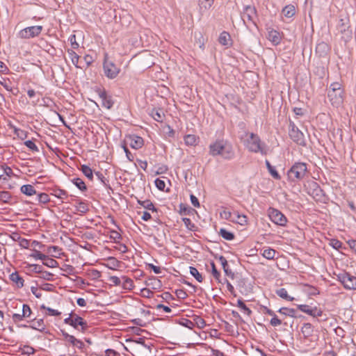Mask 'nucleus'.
<instances>
[{"mask_svg":"<svg viewBox=\"0 0 356 356\" xmlns=\"http://www.w3.org/2000/svg\"><path fill=\"white\" fill-rule=\"evenodd\" d=\"M209 154L213 156H221L225 159H231L234 156L231 145L223 140H217L209 145Z\"/></svg>","mask_w":356,"mask_h":356,"instance_id":"f257e3e1","label":"nucleus"},{"mask_svg":"<svg viewBox=\"0 0 356 356\" xmlns=\"http://www.w3.org/2000/svg\"><path fill=\"white\" fill-rule=\"evenodd\" d=\"M327 97L333 106L341 107L344 100V90L341 83L339 82L331 83L327 92Z\"/></svg>","mask_w":356,"mask_h":356,"instance_id":"f03ea898","label":"nucleus"},{"mask_svg":"<svg viewBox=\"0 0 356 356\" xmlns=\"http://www.w3.org/2000/svg\"><path fill=\"white\" fill-rule=\"evenodd\" d=\"M246 136L245 146L250 152L266 154L265 145L257 135L253 133H247Z\"/></svg>","mask_w":356,"mask_h":356,"instance_id":"7ed1b4c3","label":"nucleus"},{"mask_svg":"<svg viewBox=\"0 0 356 356\" xmlns=\"http://www.w3.org/2000/svg\"><path fill=\"white\" fill-rule=\"evenodd\" d=\"M307 172V165L305 163L298 162L294 163L287 172L289 181L293 182L302 179Z\"/></svg>","mask_w":356,"mask_h":356,"instance_id":"20e7f679","label":"nucleus"},{"mask_svg":"<svg viewBox=\"0 0 356 356\" xmlns=\"http://www.w3.org/2000/svg\"><path fill=\"white\" fill-rule=\"evenodd\" d=\"M338 32L341 34V38L346 42L352 38L353 32L350 26V22L348 17L341 18L337 24Z\"/></svg>","mask_w":356,"mask_h":356,"instance_id":"39448f33","label":"nucleus"},{"mask_svg":"<svg viewBox=\"0 0 356 356\" xmlns=\"http://www.w3.org/2000/svg\"><path fill=\"white\" fill-rule=\"evenodd\" d=\"M103 69L105 76L110 79L116 78L120 72V67H117L113 62L108 60L107 54L104 56Z\"/></svg>","mask_w":356,"mask_h":356,"instance_id":"423d86ee","label":"nucleus"},{"mask_svg":"<svg viewBox=\"0 0 356 356\" xmlns=\"http://www.w3.org/2000/svg\"><path fill=\"white\" fill-rule=\"evenodd\" d=\"M43 30V27L42 26H32L24 28L22 29L18 33V37L22 39H29L32 38H35L38 36L42 31Z\"/></svg>","mask_w":356,"mask_h":356,"instance_id":"0eeeda50","label":"nucleus"},{"mask_svg":"<svg viewBox=\"0 0 356 356\" xmlns=\"http://www.w3.org/2000/svg\"><path fill=\"white\" fill-rule=\"evenodd\" d=\"M337 277L345 289L348 290L356 289V277L348 273H343L339 274Z\"/></svg>","mask_w":356,"mask_h":356,"instance_id":"6e6552de","label":"nucleus"},{"mask_svg":"<svg viewBox=\"0 0 356 356\" xmlns=\"http://www.w3.org/2000/svg\"><path fill=\"white\" fill-rule=\"evenodd\" d=\"M268 215L270 220L275 225L284 227L286 225L287 219L285 216L281 213L279 210L270 208L268 210Z\"/></svg>","mask_w":356,"mask_h":356,"instance_id":"1a4fd4ad","label":"nucleus"},{"mask_svg":"<svg viewBox=\"0 0 356 356\" xmlns=\"http://www.w3.org/2000/svg\"><path fill=\"white\" fill-rule=\"evenodd\" d=\"M135 342L136 346L134 347V354L135 356H147L150 353V346L145 343L143 339L139 338Z\"/></svg>","mask_w":356,"mask_h":356,"instance_id":"9d476101","label":"nucleus"},{"mask_svg":"<svg viewBox=\"0 0 356 356\" xmlns=\"http://www.w3.org/2000/svg\"><path fill=\"white\" fill-rule=\"evenodd\" d=\"M290 138L297 144L300 145H305V136L304 134L298 129L294 123L290 124L289 130Z\"/></svg>","mask_w":356,"mask_h":356,"instance_id":"9b49d317","label":"nucleus"},{"mask_svg":"<svg viewBox=\"0 0 356 356\" xmlns=\"http://www.w3.org/2000/svg\"><path fill=\"white\" fill-rule=\"evenodd\" d=\"M255 15L256 11L253 7L246 6L242 13L241 19L247 26H249L250 24L255 25V22L254 21Z\"/></svg>","mask_w":356,"mask_h":356,"instance_id":"f8f14e48","label":"nucleus"},{"mask_svg":"<svg viewBox=\"0 0 356 356\" xmlns=\"http://www.w3.org/2000/svg\"><path fill=\"white\" fill-rule=\"evenodd\" d=\"M298 309L302 312H304L313 317H320L323 314V311L321 309L316 307H311L307 305H298Z\"/></svg>","mask_w":356,"mask_h":356,"instance_id":"ddd939ff","label":"nucleus"},{"mask_svg":"<svg viewBox=\"0 0 356 356\" xmlns=\"http://www.w3.org/2000/svg\"><path fill=\"white\" fill-rule=\"evenodd\" d=\"M126 142L131 146V147L136 149L141 148L144 144L143 138L134 134L127 136Z\"/></svg>","mask_w":356,"mask_h":356,"instance_id":"4468645a","label":"nucleus"},{"mask_svg":"<svg viewBox=\"0 0 356 356\" xmlns=\"http://www.w3.org/2000/svg\"><path fill=\"white\" fill-rule=\"evenodd\" d=\"M99 97L101 99L102 106L106 109H110L113 105V102L110 96H108L106 91H100L99 93Z\"/></svg>","mask_w":356,"mask_h":356,"instance_id":"2eb2a0df","label":"nucleus"},{"mask_svg":"<svg viewBox=\"0 0 356 356\" xmlns=\"http://www.w3.org/2000/svg\"><path fill=\"white\" fill-rule=\"evenodd\" d=\"M72 321V326L74 328L79 329V326H81L82 331H84L87 328V323L78 315L73 314Z\"/></svg>","mask_w":356,"mask_h":356,"instance_id":"dca6fc26","label":"nucleus"},{"mask_svg":"<svg viewBox=\"0 0 356 356\" xmlns=\"http://www.w3.org/2000/svg\"><path fill=\"white\" fill-rule=\"evenodd\" d=\"M267 38L274 45L280 44L282 39L280 33L274 29L268 30Z\"/></svg>","mask_w":356,"mask_h":356,"instance_id":"f3484780","label":"nucleus"},{"mask_svg":"<svg viewBox=\"0 0 356 356\" xmlns=\"http://www.w3.org/2000/svg\"><path fill=\"white\" fill-rule=\"evenodd\" d=\"M330 51L329 45L324 42H319L316 47V53L320 57L325 56Z\"/></svg>","mask_w":356,"mask_h":356,"instance_id":"a211bd4d","label":"nucleus"},{"mask_svg":"<svg viewBox=\"0 0 356 356\" xmlns=\"http://www.w3.org/2000/svg\"><path fill=\"white\" fill-rule=\"evenodd\" d=\"M232 222L241 225H245L248 224V218L245 215L240 214L238 211H234Z\"/></svg>","mask_w":356,"mask_h":356,"instance_id":"6ab92c4d","label":"nucleus"},{"mask_svg":"<svg viewBox=\"0 0 356 356\" xmlns=\"http://www.w3.org/2000/svg\"><path fill=\"white\" fill-rule=\"evenodd\" d=\"M23 327H30L31 329L39 330V331H42L45 329V325L44 323V321L42 319L33 321L31 325H23Z\"/></svg>","mask_w":356,"mask_h":356,"instance_id":"aec40b11","label":"nucleus"},{"mask_svg":"<svg viewBox=\"0 0 356 356\" xmlns=\"http://www.w3.org/2000/svg\"><path fill=\"white\" fill-rule=\"evenodd\" d=\"M10 280L16 284L18 288L24 286V279L18 274L17 272L13 273L10 275Z\"/></svg>","mask_w":356,"mask_h":356,"instance_id":"412c9836","label":"nucleus"},{"mask_svg":"<svg viewBox=\"0 0 356 356\" xmlns=\"http://www.w3.org/2000/svg\"><path fill=\"white\" fill-rule=\"evenodd\" d=\"M219 261L220 262L222 266V268L224 270V272L225 273L229 276V277H231L232 278L234 277V273L229 268V266H228V264H227V259H225V257H224L223 256H220L219 257Z\"/></svg>","mask_w":356,"mask_h":356,"instance_id":"4be33fe9","label":"nucleus"},{"mask_svg":"<svg viewBox=\"0 0 356 356\" xmlns=\"http://www.w3.org/2000/svg\"><path fill=\"white\" fill-rule=\"evenodd\" d=\"M199 140V137L193 134H188L184 137V143L188 146H195Z\"/></svg>","mask_w":356,"mask_h":356,"instance_id":"5701e85b","label":"nucleus"},{"mask_svg":"<svg viewBox=\"0 0 356 356\" xmlns=\"http://www.w3.org/2000/svg\"><path fill=\"white\" fill-rule=\"evenodd\" d=\"M120 265V262L115 257H110L107 259L105 266L111 270H116Z\"/></svg>","mask_w":356,"mask_h":356,"instance_id":"b1692460","label":"nucleus"},{"mask_svg":"<svg viewBox=\"0 0 356 356\" xmlns=\"http://www.w3.org/2000/svg\"><path fill=\"white\" fill-rule=\"evenodd\" d=\"M295 13H296L295 7H294V6H293L291 4L286 6L282 9V14L286 17L290 18V17H293L295 15Z\"/></svg>","mask_w":356,"mask_h":356,"instance_id":"393cba45","label":"nucleus"},{"mask_svg":"<svg viewBox=\"0 0 356 356\" xmlns=\"http://www.w3.org/2000/svg\"><path fill=\"white\" fill-rule=\"evenodd\" d=\"M122 284L120 286H122L123 289L126 290H131L134 288V282L131 279L126 277H122Z\"/></svg>","mask_w":356,"mask_h":356,"instance_id":"a878e982","label":"nucleus"},{"mask_svg":"<svg viewBox=\"0 0 356 356\" xmlns=\"http://www.w3.org/2000/svg\"><path fill=\"white\" fill-rule=\"evenodd\" d=\"M230 40H231V37H230V35L227 32L223 31L220 33V35L219 36L218 41L221 44H222L224 46H227L229 44Z\"/></svg>","mask_w":356,"mask_h":356,"instance_id":"bb28decb","label":"nucleus"},{"mask_svg":"<svg viewBox=\"0 0 356 356\" xmlns=\"http://www.w3.org/2000/svg\"><path fill=\"white\" fill-rule=\"evenodd\" d=\"M21 192L28 196L33 195L36 193L34 187L30 184L23 185L21 187Z\"/></svg>","mask_w":356,"mask_h":356,"instance_id":"cd10ccee","label":"nucleus"},{"mask_svg":"<svg viewBox=\"0 0 356 356\" xmlns=\"http://www.w3.org/2000/svg\"><path fill=\"white\" fill-rule=\"evenodd\" d=\"M138 203L146 209H148V210L152 211H156V209L154 206L153 203L149 200H143V201L138 200Z\"/></svg>","mask_w":356,"mask_h":356,"instance_id":"c85d7f7f","label":"nucleus"},{"mask_svg":"<svg viewBox=\"0 0 356 356\" xmlns=\"http://www.w3.org/2000/svg\"><path fill=\"white\" fill-rule=\"evenodd\" d=\"M266 165L271 176L275 179L280 180L281 179L280 175L277 172L275 168L270 165V162L268 160L266 161Z\"/></svg>","mask_w":356,"mask_h":356,"instance_id":"c756f323","label":"nucleus"},{"mask_svg":"<svg viewBox=\"0 0 356 356\" xmlns=\"http://www.w3.org/2000/svg\"><path fill=\"white\" fill-rule=\"evenodd\" d=\"M310 187L313 189L312 195L315 197H321L322 195V190L320 188L318 184L313 181L310 184Z\"/></svg>","mask_w":356,"mask_h":356,"instance_id":"7c9ffc66","label":"nucleus"},{"mask_svg":"<svg viewBox=\"0 0 356 356\" xmlns=\"http://www.w3.org/2000/svg\"><path fill=\"white\" fill-rule=\"evenodd\" d=\"M276 294L280 298L286 300L292 301L294 298L288 295L287 291L284 288H281L276 291Z\"/></svg>","mask_w":356,"mask_h":356,"instance_id":"2f4dec72","label":"nucleus"},{"mask_svg":"<svg viewBox=\"0 0 356 356\" xmlns=\"http://www.w3.org/2000/svg\"><path fill=\"white\" fill-rule=\"evenodd\" d=\"M213 3V0H200V11L203 12L209 9Z\"/></svg>","mask_w":356,"mask_h":356,"instance_id":"473e14b6","label":"nucleus"},{"mask_svg":"<svg viewBox=\"0 0 356 356\" xmlns=\"http://www.w3.org/2000/svg\"><path fill=\"white\" fill-rule=\"evenodd\" d=\"M151 115L157 122H162L163 119V113L161 110L153 109L151 111Z\"/></svg>","mask_w":356,"mask_h":356,"instance_id":"72a5a7b5","label":"nucleus"},{"mask_svg":"<svg viewBox=\"0 0 356 356\" xmlns=\"http://www.w3.org/2000/svg\"><path fill=\"white\" fill-rule=\"evenodd\" d=\"M276 252L275 250L268 248L264 249L262 253L264 257L267 259H273L275 256Z\"/></svg>","mask_w":356,"mask_h":356,"instance_id":"f704fd0d","label":"nucleus"},{"mask_svg":"<svg viewBox=\"0 0 356 356\" xmlns=\"http://www.w3.org/2000/svg\"><path fill=\"white\" fill-rule=\"evenodd\" d=\"M81 172H83V174L87 178H88L90 180L92 179L93 172H92V169L89 166L83 165H81Z\"/></svg>","mask_w":356,"mask_h":356,"instance_id":"c9c22d12","label":"nucleus"},{"mask_svg":"<svg viewBox=\"0 0 356 356\" xmlns=\"http://www.w3.org/2000/svg\"><path fill=\"white\" fill-rule=\"evenodd\" d=\"M189 271H190L191 275L192 276H193L197 282H202V280H203L202 276L199 273V271L197 270V269L196 268H195L193 266H191L189 268Z\"/></svg>","mask_w":356,"mask_h":356,"instance_id":"e433bc0d","label":"nucleus"},{"mask_svg":"<svg viewBox=\"0 0 356 356\" xmlns=\"http://www.w3.org/2000/svg\"><path fill=\"white\" fill-rule=\"evenodd\" d=\"M72 183L81 191L86 190V186L84 181L80 178H74L72 180Z\"/></svg>","mask_w":356,"mask_h":356,"instance_id":"4c0bfd02","label":"nucleus"},{"mask_svg":"<svg viewBox=\"0 0 356 356\" xmlns=\"http://www.w3.org/2000/svg\"><path fill=\"white\" fill-rule=\"evenodd\" d=\"M220 234L224 239L227 241H232L234 238V234L223 228L220 229Z\"/></svg>","mask_w":356,"mask_h":356,"instance_id":"58836bf2","label":"nucleus"},{"mask_svg":"<svg viewBox=\"0 0 356 356\" xmlns=\"http://www.w3.org/2000/svg\"><path fill=\"white\" fill-rule=\"evenodd\" d=\"M76 210L78 212L85 213L87 211H88L89 207H88V204H86V202H80L76 206Z\"/></svg>","mask_w":356,"mask_h":356,"instance_id":"ea45409f","label":"nucleus"},{"mask_svg":"<svg viewBox=\"0 0 356 356\" xmlns=\"http://www.w3.org/2000/svg\"><path fill=\"white\" fill-rule=\"evenodd\" d=\"M67 53L70 56V58L72 62V63L76 67H78V63H79V55L75 53L73 50H70L69 49L67 51Z\"/></svg>","mask_w":356,"mask_h":356,"instance_id":"a19ab883","label":"nucleus"},{"mask_svg":"<svg viewBox=\"0 0 356 356\" xmlns=\"http://www.w3.org/2000/svg\"><path fill=\"white\" fill-rule=\"evenodd\" d=\"M237 306L243 311V312L248 316H250L252 313L251 310L245 305L242 300H238Z\"/></svg>","mask_w":356,"mask_h":356,"instance_id":"79ce46f5","label":"nucleus"},{"mask_svg":"<svg viewBox=\"0 0 356 356\" xmlns=\"http://www.w3.org/2000/svg\"><path fill=\"white\" fill-rule=\"evenodd\" d=\"M43 264L49 268H56L58 266V262L56 260L47 256V258L43 260Z\"/></svg>","mask_w":356,"mask_h":356,"instance_id":"37998d69","label":"nucleus"},{"mask_svg":"<svg viewBox=\"0 0 356 356\" xmlns=\"http://www.w3.org/2000/svg\"><path fill=\"white\" fill-rule=\"evenodd\" d=\"M233 216H234V212L232 213L231 211H228L227 209H224V210H222V211L220 212V218H222V219H225V220H227L232 221Z\"/></svg>","mask_w":356,"mask_h":356,"instance_id":"c03bdc74","label":"nucleus"},{"mask_svg":"<svg viewBox=\"0 0 356 356\" xmlns=\"http://www.w3.org/2000/svg\"><path fill=\"white\" fill-rule=\"evenodd\" d=\"M53 195L57 198L63 200L67 197V192L64 190L58 189L54 191Z\"/></svg>","mask_w":356,"mask_h":356,"instance_id":"a18cd8bd","label":"nucleus"},{"mask_svg":"<svg viewBox=\"0 0 356 356\" xmlns=\"http://www.w3.org/2000/svg\"><path fill=\"white\" fill-rule=\"evenodd\" d=\"M329 245L336 250H339L342 247V243L336 238L330 240Z\"/></svg>","mask_w":356,"mask_h":356,"instance_id":"49530a36","label":"nucleus"},{"mask_svg":"<svg viewBox=\"0 0 356 356\" xmlns=\"http://www.w3.org/2000/svg\"><path fill=\"white\" fill-rule=\"evenodd\" d=\"M31 313L32 312L30 307L26 304L23 305L22 316H23L24 318H29L31 316Z\"/></svg>","mask_w":356,"mask_h":356,"instance_id":"de8ad7c7","label":"nucleus"},{"mask_svg":"<svg viewBox=\"0 0 356 356\" xmlns=\"http://www.w3.org/2000/svg\"><path fill=\"white\" fill-rule=\"evenodd\" d=\"M279 312L286 316H293L295 310L293 309H289L287 307H282L279 309Z\"/></svg>","mask_w":356,"mask_h":356,"instance_id":"09e8293b","label":"nucleus"},{"mask_svg":"<svg viewBox=\"0 0 356 356\" xmlns=\"http://www.w3.org/2000/svg\"><path fill=\"white\" fill-rule=\"evenodd\" d=\"M37 199L39 202L45 204L49 202V195L44 193H42L38 195Z\"/></svg>","mask_w":356,"mask_h":356,"instance_id":"8fccbe9b","label":"nucleus"},{"mask_svg":"<svg viewBox=\"0 0 356 356\" xmlns=\"http://www.w3.org/2000/svg\"><path fill=\"white\" fill-rule=\"evenodd\" d=\"M31 257L38 260H44L47 258V255L41 253L40 251L34 250L33 253L31 254Z\"/></svg>","mask_w":356,"mask_h":356,"instance_id":"3c124183","label":"nucleus"},{"mask_svg":"<svg viewBox=\"0 0 356 356\" xmlns=\"http://www.w3.org/2000/svg\"><path fill=\"white\" fill-rule=\"evenodd\" d=\"M108 280L113 286H120L122 284V277L119 278L117 276H111L109 277Z\"/></svg>","mask_w":356,"mask_h":356,"instance_id":"603ef678","label":"nucleus"},{"mask_svg":"<svg viewBox=\"0 0 356 356\" xmlns=\"http://www.w3.org/2000/svg\"><path fill=\"white\" fill-rule=\"evenodd\" d=\"M24 145L33 152H38L39 149L37 145L32 140H26L24 142Z\"/></svg>","mask_w":356,"mask_h":356,"instance_id":"864d4df0","label":"nucleus"},{"mask_svg":"<svg viewBox=\"0 0 356 356\" xmlns=\"http://www.w3.org/2000/svg\"><path fill=\"white\" fill-rule=\"evenodd\" d=\"M42 309H46L47 312H48V314L49 316H59L61 313L60 312H58V310L56 309H51L50 307H46L45 306L42 305L41 307Z\"/></svg>","mask_w":356,"mask_h":356,"instance_id":"5fc2aeb1","label":"nucleus"},{"mask_svg":"<svg viewBox=\"0 0 356 356\" xmlns=\"http://www.w3.org/2000/svg\"><path fill=\"white\" fill-rule=\"evenodd\" d=\"M180 324L189 329H193L194 327V323L187 318H183Z\"/></svg>","mask_w":356,"mask_h":356,"instance_id":"6e6d98bb","label":"nucleus"},{"mask_svg":"<svg viewBox=\"0 0 356 356\" xmlns=\"http://www.w3.org/2000/svg\"><path fill=\"white\" fill-rule=\"evenodd\" d=\"M69 41L70 42V44H71V47L72 49H76L79 48V44L76 40L75 35H71L69 38Z\"/></svg>","mask_w":356,"mask_h":356,"instance_id":"4d7b16f0","label":"nucleus"},{"mask_svg":"<svg viewBox=\"0 0 356 356\" xmlns=\"http://www.w3.org/2000/svg\"><path fill=\"white\" fill-rule=\"evenodd\" d=\"M302 332L303 334L309 335L312 332V326L310 323H305L302 327Z\"/></svg>","mask_w":356,"mask_h":356,"instance_id":"13d9d810","label":"nucleus"},{"mask_svg":"<svg viewBox=\"0 0 356 356\" xmlns=\"http://www.w3.org/2000/svg\"><path fill=\"white\" fill-rule=\"evenodd\" d=\"M17 241L19 242V245L22 248L26 249L29 248V240L24 238L19 237Z\"/></svg>","mask_w":356,"mask_h":356,"instance_id":"bf43d9fd","label":"nucleus"},{"mask_svg":"<svg viewBox=\"0 0 356 356\" xmlns=\"http://www.w3.org/2000/svg\"><path fill=\"white\" fill-rule=\"evenodd\" d=\"M211 268H212L211 273H212V275H213V277H214L216 280H219V278H220V272L216 269V266H215V264H214V263H213V262H212V263H211Z\"/></svg>","mask_w":356,"mask_h":356,"instance_id":"052dcab7","label":"nucleus"},{"mask_svg":"<svg viewBox=\"0 0 356 356\" xmlns=\"http://www.w3.org/2000/svg\"><path fill=\"white\" fill-rule=\"evenodd\" d=\"M154 182H155V185L158 189H159L161 191L164 190V188L165 187V183L164 181H163L160 179H156Z\"/></svg>","mask_w":356,"mask_h":356,"instance_id":"680f3d73","label":"nucleus"},{"mask_svg":"<svg viewBox=\"0 0 356 356\" xmlns=\"http://www.w3.org/2000/svg\"><path fill=\"white\" fill-rule=\"evenodd\" d=\"M270 323L272 326L277 327L282 324V321L280 320L276 315H274Z\"/></svg>","mask_w":356,"mask_h":356,"instance_id":"e2e57ef3","label":"nucleus"},{"mask_svg":"<svg viewBox=\"0 0 356 356\" xmlns=\"http://www.w3.org/2000/svg\"><path fill=\"white\" fill-rule=\"evenodd\" d=\"M0 170L2 172V173H3V176L4 175V174H6L8 176H10V174L13 173L12 169L8 167V166L1 165L0 167Z\"/></svg>","mask_w":356,"mask_h":356,"instance_id":"0e129e2a","label":"nucleus"},{"mask_svg":"<svg viewBox=\"0 0 356 356\" xmlns=\"http://www.w3.org/2000/svg\"><path fill=\"white\" fill-rule=\"evenodd\" d=\"M175 293L180 299H185L187 297V293L182 289L176 290Z\"/></svg>","mask_w":356,"mask_h":356,"instance_id":"69168bd1","label":"nucleus"},{"mask_svg":"<svg viewBox=\"0 0 356 356\" xmlns=\"http://www.w3.org/2000/svg\"><path fill=\"white\" fill-rule=\"evenodd\" d=\"M63 336H64V337H65V340H66L67 342H69V343H70L72 345H73V343H74V341H75V339H76V338H75L74 336L70 335V334H67V333H64V334H63Z\"/></svg>","mask_w":356,"mask_h":356,"instance_id":"338daca9","label":"nucleus"},{"mask_svg":"<svg viewBox=\"0 0 356 356\" xmlns=\"http://www.w3.org/2000/svg\"><path fill=\"white\" fill-rule=\"evenodd\" d=\"M190 198H191V204H193V207H200V203H199L198 199L194 195H191Z\"/></svg>","mask_w":356,"mask_h":356,"instance_id":"774afa93","label":"nucleus"}]
</instances>
